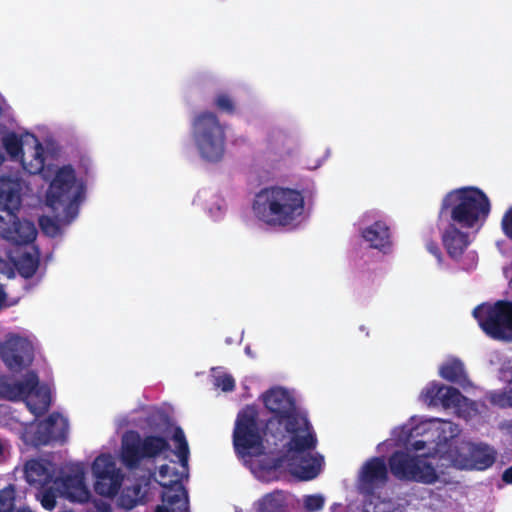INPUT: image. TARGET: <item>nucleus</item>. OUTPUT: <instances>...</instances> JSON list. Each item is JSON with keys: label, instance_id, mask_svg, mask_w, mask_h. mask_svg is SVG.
<instances>
[{"label": "nucleus", "instance_id": "nucleus-4", "mask_svg": "<svg viewBox=\"0 0 512 512\" xmlns=\"http://www.w3.org/2000/svg\"><path fill=\"white\" fill-rule=\"evenodd\" d=\"M450 209L451 220L463 228H473L479 219L490 212L487 195L475 187H464L449 192L442 200L440 213Z\"/></svg>", "mask_w": 512, "mask_h": 512}, {"label": "nucleus", "instance_id": "nucleus-11", "mask_svg": "<svg viewBox=\"0 0 512 512\" xmlns=\"http://www.w3.org/2000/svg\"><path fill=\"white\" fill-rule=\"evenodd\" d=\"M68 421L60 413L53 412L45 420L25 429L23 439L34 447L52 443L63 444L68 436Z\"/></svg>", "mask_w": 512, "mask_h": 512}, {"label": "nucleus", "instance_id": "nucleus-32", "mask_svg": "<svg viewBox=\"0 0 512 512\" xmlns=\"http://www.w3.org/2000/svg\"><path fill=\"white\" fill-rule=\"evenodd\" d=\"M214 105L220 112L228 115H233L236 112L234 99L225 92H220L215 96Z\"/></svg>", "mask_w": 512, "mask_h": 512}, {"label": "nucleus", "instance_id": "nucleus-36", "mask_svg": "<svg viewBox=\"0 0 512 512\" xmlns=\"http://www.w3.org/2000/svg\"><path fill=\"white\" fill-rule=\"evenodd\" d=\"M501 227L503 230V233L512 240V207L509 208L501 221Z\"/></svg>", "mask_w": 512, "mask_h": 512}, {"label": "nucleus", "instance_id": "nucleus-19", "mask_svg": "<svg viewBox=\"0 0 512 512\" xmlns=\"http://www.w3.org/2000/svg\"><path fill=\"white\" fill-rule=\"evenodd\" d=\"M24 477L36 489L56 484L54 465L44 459H30L24 465Z\"/></svg>", "mask_w": 512, "mask_h": 512}, {"label": "nucleus", "instance_id": "nucleus-20", "mask_svg": "<svg viewBox=\"0 0 512 512\" xmlns=\"http://www.w3.org/2000/svg\"><path fill=\"white\" fill-rule=\"evenodd\" d=\"M452 222L442 235L443 245L448 255L453 259H459L469 245V235L460 231Z\"/></svg>", "mask_w": 512, "mask_h": 512}, {"label": "nucleus", "instance_id": "nucleus-33", "mask_svg": "<svg viewBox=\"0 0 512 512\" xmlns=\"http://www.w3.org/2000/svg\"><path fill=\"white\" fill-rule=\"evenodd\" d=\"M213 384L224 392H231L235 389V380L232 375L227 373L214 376Z\"/></svg>", "mask_w": 512, "mask_h": 512}, {"label": "nucleus", "instance_id": "nucleus-34", "mask_svg": "<svg viewBox=\"0 0 512 512\" xmlns=\"http://www.w3.org/2000/svg\"><path fill=\"white\" fill-rule=\"evenodd\" d=\"M490 401L501 408H512V393L509 388L507 392H494L490 396Z\"/></svg>", "mask_w": 512, "mask_h": 512}, {"label": "nucleus", "instance_id": "nucleus-28", "mask_svg": "<svg viewBox=\"0 0 512 512\" xmlns=\"http://www.w3.org/2000/svg\"><path fill=\"white\" fill-rule=\"evenodd\" d=\"M141 490L142 488L139 484L125 487L118 498L119 506L125 509L136 507L142 498Z\"/></svg>", "mask_w": 512, "mask_h": 512}, {"label": "nucleus", "instance_id": "nucleus-6", "mask_svg": "<svg viewBox=\"0 0 512 512\" xmlns=\"http://www.w3.org/2000/svg\"><path fill=\"white\" fill-rule=\"evenodd\" d=\"M192 133L197 149L203 159L218 162L225 152V131L217 115L202 112L192 124Z\"/></svg>", "mask_w": 512, "mask_h": 512}, {"label": "nucleus", "instance_id": "nucleus-16", "mask_svg": "<svg viewBox=\"0 0 512 512\" xmlns=\"http://www.w3.org/2000/svg\"><path fill=\"white\" fill-rule=\"evenodd\" d=\"M159 484L163 487L162 504L157 505L154 512H188L187 491L178 479L169 482L161 481Z\"/></svg>", "mask_w": 512, "mask_h": 512}, {"label": "nucleus", "instance_id": "nucleus-41", "mask_svg": "<svg viewBox=\"0 0 512 512\" xmlns=\"http://www.w3.org/2000/svg\"><path fill=\"white\" fill-rule=\"evenodd\" d=\"M170 470H171V468L167 464H164V465L160 466V468H159V476L161 478H165L166 476L169 475Z\"/></svg>", "mask_w": 512, "mask_h": 512}, {"label": "nucleus", "instance_id": "nucleus-14", "mask_svg": "<svg viewBox=\"0 0 512 512\" xmlns=\"http://www.w3.org/2000/svg\"><path fill=\"white\" fill-rule=\"evenodd\" d=\"M0 358L9 370L20 372L34 360L33 345L26 338L12 337L0 344Z\"/></svg>", "mask_w": 512, "mask_h": 512}, {"label": "nucleus", "instance_id": "nucleus-30", "mask_svg": "<svg viewBox=\"0 0 512 512\" xmlns=\"http://www.w3.org/2000/svg\"><path fill=\"white\" fill-rule=\"evenodd\" d=\"M436 431L438 444H447L460 433L459 426L451 421H441Z\"/></svg>", "mask_w": 512, "mask_h": 512}, {"label": "nucleus", "instance_id": "nucleus-26", "mask_svg": "<svg viewBox=\"0 0 512 512\" xmlns=\"http://www.w3.org/2000/svg\"><path fill=\"white\" fill-rule=\"evenodd\" d=\"M310 461L311 462L308 464H301L293 468V474H295L300 480L309 481L319 475L322 457H311Z\"/></svg>", "mask_w": 512, "mask_h": 512}, {"label": "nucleus", "instance_id": "nucleus-39", "mask_svg": "<svg viewBox=\"0 0 512 512\" xmlns=\"http://www.w3.org/2000/svg\"><path fill=\"white\" fill-rule=\"evenodd\" d=\"M427 249L428 251L434 255L438 260L441 259V250L438 246L437 243L433 242V241H430L429 243H427Z\"/></svg>", "mask_w": 512, "mask_h": 512}, {"label": "nucleus", "instance_id": "nucleus-2", "mask_svg": "<svg viewBox=\"0 0 512 512\" xmlns=\"http://www.w3.org/2000/svg\"><path fill=\"white\" fill-rule=\"evenodd\" d=\"M252 209L255 216L266 225L286 228L295 225L303 215L305 198L297 189L266 187L256 193Z\"/></svg>", "mask_w": 512, "mask_h": 512}, {"label": "nucleus", "instance_id": "nucleus-18", "mask_svg": "<svg viewBox=\"0 0 512 512\" xmlns=\"http://www.w3.org/2000/svg\"><path fill=\"white\" fill-rule=\"evenodd\" d=\"M423 397L429 405L444 408L458 407L464 398L457 388L435 382L426 387Z\"/></svg>", "mask_w": 512, "mask_h": 512}, {"label": "nucleus", "instance_id": "nucleus-1", "mask_svg": "<svg viewBox=\"0 0 512 512\" xmlns=\"http://www.w3.org/2000/svg\"><path fill=\"white\" fill-rule=\"evenodd\" d=\"M264 407L271 414L266 420L263 436L258 428V413L252 407L241 410L233 431V445L241 456L260 454L263 438L275 448L282 446L285 454L294 458L316 449L318 440L308 418L301 414L290 393L275 387L262 395Z\"/></svg>", "mask_w": 512, "mask_h": 512}, {"label": "nucleus", "instance_id": "nucleus-13", "mask_svg": "<svg viewBox=\"0 0 512 512\" xmlns=\"http://www.w3.org/2000/svg\"><path fill=\"white\" fill-rule=\"evenodd\" d=\"M34 147L31 153L23 151L22 139L14 132L6 134L2 139V144L11 158L21 157L23 169L29 174H39L45 167V149L42 143L33 136Z\"/></svg>", "mask_w": 512, "mask_h": 512}, {"label": "nucleus", "instance_id": "nucleus-43", "mask_svg": "<svg viewBox=\"0 0 512 512\" xmlns=\"http://www.w3.org/2000/svg\"><path fill=\"white\" fill-rule=\"evenodd\" d=\"M285 138H286L285 135H283L281 133H275L270 136V142L272 143L273 140H275V141L284 140Z\"/></svg>", "mask_w": 512, "mask_h": 512}, {"label": "nucleus", "instance_id": "nucleus-15", "mask_svg": "<svg viewBox=\"0 0 512 512\" xmlns=\"http://www.w3.org/2000/svg\"><path fill=\"white\" fill-rule=\"evenodd\" d=\"M388 467L383 457L367 460L359 472L358 488L362 494L373 495L375 490L386 485Z\"/></svg>", "mask_w": 512, "mask_h": 512}, {"label": "nucleus", "instance_id": "nucleus-27", "mask_svg": "<svg viewBox=\"0 0 512 512\" xmlns=\"http://www.w3.org/2000/svg\"><path fill=\"white\" fill-rule=\"evenodd\" d=\"M36 499L39 500L42 507L48 511L53 510L57 504L59 487L57 484H49L37 489Z\"/></svg>", "mask_w": 512, "mask_h": 512}, {"label": "nucleus", "instance_id": "nucleus-21", "mask_svg": "<svg viewBox=\"0 0 512 512\" xmlns=\"http://www.w3.org/2000/svg\"><path fill=\"white\" fill-rule=\"evenodd\" d=\"M362 237L375 249L384 250L391 246L390 229L383 221H376L365 228Z\"/></svg>", "mask_w": 512, "mask_h": 512}, {"label": "nucleus", "instance_id": "nucleus-38", "mask_svg": "<svg viewBox=\"0 0 512 512\" xmlns=\"http://www.w3.org/2000/svg\"><path fill=\"white\" fill-rule=\"evenodd\" d=\"M39 223H40L42 230L46 233L49 232V228H53L54 230L57 229V226L55 225L53 220L49 217H42L40 219Z\"/></svg>", "mask_w": 512, "mask_h": 512}, {"label": "nucleus", "instance_id": "nucleus-9", "mask_svg": "<svg viewBox=\"0 0 512 512\" xmlns=\"http://www.w3.org/2000/svg\"><path fill=\"white\" fill-rule=\"evenodd\" d=\"M38 385L39 378L34 371H29L22 381L9 375H0V398L9 401L25 400L32 414L36 417L41 416L49 409V395H42L38 402H34L32 399L28 400L33 392H35V396H39V392L36 391Z\"/></svg>", "mask_w": 512, "mask_h": 512}, {"label": "nucleus", "instance_id": "nucleus-44", "mask_svg": "<svg viewBox=\"0 0 512 512\" xmlns=\"http://www.w3.org/2000/svg\"><path fill=\"white\" fill-rule=\"evenodd\" d=\"M414 448L416 450H420V449H423L425 447V442L424 441H421V440H418L416 441L414 444H413Z\"/></svg>", "mask_w": 512, "mask_h": 512}, {"label": "nucleus", "instance_id": "nucleus-24", "mask_svg": "<svg viewBox=\"0 0 512 512\" xmlns=\"http://www.w3.org/2000/svg\"><path fill=\"white\" fill-rule=\"evenodd\" d=\"M12 261L19 275L25 279L32 278L40 264L37 250L34 253L24 252L16 260L13 259Z\"/></svg>", "mask_w": 512, "mask_h": 512}, {"label": "nucleus", "instance_id": "nucleus-3", "mask_svg": "<svg viewBox=\"0 0 512 512\" xmlns=\"http://www.w3.org/2000/svg\"><path fill=\"white\" fill-rule=\"evenodd\" d=\"M21 182L10 176L0 177V204L7 212L0 216V237L13 245H27L37 236L33 222L20 220L16 215L21 206Z\"/></svg>", "mask_w": 512, "mask_h": 512}, {"label": "nucleus", "instance_id": "nucleus-40", "mask_svg": "<svg viewBox=\"0 0 512 512\" xmlns=\"http://www.w3.org/2000/svg\"><path fill=\"white\" fill-rule=\"evenodd\" d=\"M502 480L507 484H512V465L505 469L502 474Z\"/></svg>", "mask_w": 512, "mask_h": 512}, {"label": "nucleus", "instance_id": "nucleus-10", "mask_svg": "<svg viewBox=\"0 0 512 512\" xmlns=\"http://www.w3.org/2000/svg\"><path fill=\"white\" fill-rule=\"evenodd\" d=\"M392 475L398 480L434 484L439 476L435 467L420 456H412L404 451H395L388 460Z\"/></svg>", "mask_w": 512, "mask_h": 512}, {"label": "nucleus", "instance_id": "nucleus-35", "mask_svg": "<svg viewBox=\"0 0 512 512\" xmlns=\"http://www.w3.org/2000/svg\"><path fill=\"white\" fill-rule=\"evenodd\" d=\"M304 505L309 511H317L324 506V499L321 495H308L304 499Z\"/></svg>", "mask_w": 512, "mask_h": 512}, {"label": "nucleus", "instance_id": "nucleus-46", "mask_svg": "<svg viewBox=\"0 0 512 512\" xmlns=\"http://www.w3.org/2000/svg\"><path fill=\"white\" fill-rule=\"evenodd\" d=\"M16 512H32V511L27 507H23V508L16 510Z\"/></svg>", "mask_w": 512, "mask_h": 512}, {"label": "nucleus", "instance_id": "nucleus-7", "mask_svg": "<svg viewBox=\"0 0 512 512\" xmlns=\"http://www.w3.org/2000/svg\"><path fill=\"white\" fill-rule=\"evenodd\" d=\"M170 448L166 438L147 435L144 438L136 430L126 431L121 438L120 458L129 469L138 468L145 459H155Z\"/></svg>", "mask_w": 512, "mask_h": 512}, {"label": "nucleus", "instance_id": "nucleus-12", "mask_svg": "<svg viewBox=\"0 0 512 512\" xmlns=\"http://www.w3.org/2000/svg\"><path fill=\"white\" fill-rule=\"evenodd\" d=\"M92 473L95 477L94 489L101 496L114 497L118 494L124 475L116 466L112 455L101 454L92 464Z\"/></svg>", "mask_w": 512, "mask_h": 512}, {"label": "nucleus", "instance_id": "nucleus-45", "mask_svg": "<svg viewBox=\"0 0 512 512\" xmlns=\"http://www.w3.org/2000/svg\"><path fill=\"white\" fill-rule=\"evenodd\" d=\"M4 454V444L2 440H0V459L3 457Z\"/></svg>", "mask_w": 512, "mask_h": 512}, {"label": "nucleus", "instance_id": "nucleus-25", "mask_svg": "<svg viewBox=\"0 0 512 512\" xmlns=\"http://www.w3.org/2000/svg\"><path fill=\"white\" fill-rule=\"evenodd\" d=\"M258 512H285V499L281 492L266 494L260 501Z\"/></svg>", "mask_w": 512, "mask_h": 512}, {"label": "nucleus", "instance_id": "nucleus-17", "mask_svg": "<svg viewBox=\"0 0 512 512\" xmlns=\"http://www.w3.org/2000/svg\"><path fill=\"white\" fill-rule=\"evenodd\" d=\"M57 486L62 488V493L71 501L84 503L90 498V490L85 483V471L83 467H71L70 472L62 477H56Z\"/></svg>", "mask_w": 512, "mask_h": 512}, {"label": "nucleus", "instance_id": "nucleus-23", "mask_svg": "<svg viewBox=\"0 0 512 512\" xmlns=\"http://www.w3.org/2000/svg\"><path fill=\"white\" fill-rule=\"evenodd\" d=\"M470 463L465 469L485 470L495 462L494 454L487 446L471 445L469 447Z\"/></svg>", "mask_w": 512, "mask_h": 512}, {"label": "nucleus", "instance_id": "nucleus-42", "mask_svg": "<svg viewBox=\"0 0 512 512\" xmlns=\"http://www.w3.org/2000/svg\"><path fill=\"white\" fill-rule=\"evenodd\" d=\"M6 298L7 294L2 285H0V310L4 307Z\"/></svg>", "mask_w": 512, "mask_h": 512}, {"label": "nucleus", "instance_id": "nucleus-5", "mask_svg": "<svg viewBox=\"0 0 512 512\" xmlns=\"http://www.w3.org/2000/svg\"><path fill=\"white\" fill-rule=\"evenodd\" d=\"M76 176L71 166H63L56 172L46 194V205L56 216L61 210L65 217L71 221L78 213V206L82 198L83 187H75Z\"/></svg>", "mask_w": 512, "mask_h": 512}, {"label": "nucleus", "instance_id": "nucleus-31", "mask_svg": "<svg viewBox=\"0 0 512 512\" xmlns=\"http://www.w3.org/2000/svg\"><path fill=\"white\" fill-rule=\"evenodd\" d=\"M16 489L13 484L0 489V512H13L15 507Z\"/></svg>", "mask_w": 512, "mask_h": 512}, {"label": "nucleus", "instance_id": "nucleus-29", "mask_svg": "<svg viewBox=\"0 0 512 512\" xmlns=\"http://www.w3.org/2000/svg\"><path fill=\"white\" fill-rule=\"evenodd\" d=\"M173 440L177 444L176 455L179 458L180 464L182 467L186 468L188 466L190 452L185 434L180 427H177L174 430Z\"/></svg>", "mask_w": 512, "mask_h": 512}, {"label": "nucleus", "instance_id": "nucleus-37", "mask_svg": "<svg viewBox=\"0 0 512 512\" xmlns=\"http://www.w3.org/2000/svg\"><path fill=\"white\" fill-rule=\"evenodd\" d=\"M94 508L96 512H113L111 504L104 500H95Z\"/></svg>", "mask_w": 512, "mask_h": 512}, {"label": "nucleus", "instance_id": "nucleus-8", "mask_svg": "<svg viewBox=\"0 0 512 512\" xmlns=\"http://www.w3.org/2000/svg\"><path fill=\"white\" fill-rule=\"evenodd\" d=\"M472 314L488 337L512 342V301L498 300L494 304H480Z\"/></svg>", "mask_w": 512, "mask_h": 512}, {"label": "nucleus", "instance_id": "nucleus-22", "mask_svg": "<svg viewBox=\"0 0 512 512\" xmlns=\"http://www.w3.org/2000/svg\"><path fill=\"white\" fill-rule=\"evenodd\" d=\"M439 374L443 379L461 386H464L468 382L464 364L457 358L446 361L440 367Z\"/></svg>", "mask_w": 512, "mask_h": 512}]
</instances>
